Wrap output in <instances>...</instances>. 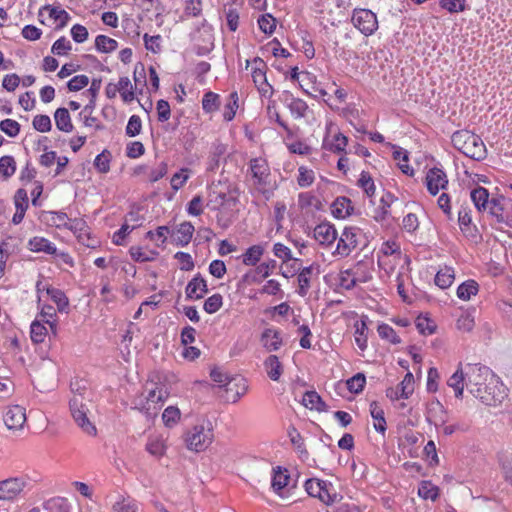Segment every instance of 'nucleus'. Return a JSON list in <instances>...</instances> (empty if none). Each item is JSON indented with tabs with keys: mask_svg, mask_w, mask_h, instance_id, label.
Listing matches in <instances>:
<instances>
[{
	"mask_svg": "<svg viewBox=\"0 0 512 512\" xmlns=\"http://www.w3.org/2000/svg\"><path fill=\"white\" fill-rule=\"evenodd\" d=\"M263 365L268 377L273 381H279L283 373V365L279 358L276 355H270L265 359Z\"/></svg>",
	"mask_w": 512,
	"mask_h": 512,
	"instance_id": "b1692460",
	"label": "nucleus"
},
{
	"mask_svg": "<svg viewBox=\"0 0 512 512\" xmlns=\"http://www.w3.org/2000/svg\"><path fill=\"white\" fill-rule=\"evenodd\" d=\"M334 128L335 125L332 122L327 123L326 136L323 140V148L334 153L344 152L348 139L340 132H335L333 137L330 139V134L333 132Z\"/></svg>",
	"mask_w": 512,
	"mask_h": 512,
	"instance_id": "9d476101",
	"label": "nucleus"
},
{
	"mask_svg": "<svg viewBox=\"0 0 512 512\" xmlns=\"http://www.w3.org/2000/svg\"><path fill=\"white\" fill-rule=\"evenodd\" d=\"M213 428L209 421L194 425L184 435L187 449L194 452L206 450L213 442Z\"/></svg>",
	"mask_w": 512,
	"mask_h": 512,
	"instance_id": "7ed1b4c3",
	"label": "nucleus"
},
{
	"mask_svg": "<svg viewBox=\"0 0 512 512\" xmlns=\"http://www.w3.org/2000/svg\"><path fill=\"white\" fill-rule=\"evenodd\" d=\"M95 46L98 51L110 53L117 49L118 43L115 39L105 35H98L95 39Z\"/></svg>",
	"mask_w": 512,
	"mask_h": 512,
	"instance_id": "a19ab883",
	"label": "nucleus"
},
{
	"mask_svg": "<svg viewBox=\"0 0 512 512\" xmlns=\"http://www.w3.org/2000/svg\"><path fill=\"white\" fill-rule=\"evenodd\" d=\"M357 245V229L354 227H346L339 237L334 254L341 257L348 256L357 247Z\"/></svg>",
	"mask_w": 512,
	"mask_h": 512,
	"instance_id": "1a4fd4ad",
	"label": "nucleus"
},
{
	"mask_svg": "<svg viewBox=\"0 0 512 512\" xmlns=\"http://www.w3.org/2000/svg\"><path fill=\"white\" fill-rule=\"evenodd\" d=\"M193 232L194 226L190 222L181 223L176 231V243L180 246L188 245L193 236Z\"/></svg>",
	"mask_w": 512,
	"mask_h": 512,
	"instance_id": "7c9ffc66",
	"label": "nucleus"
},
{
	"mask_svg": "<svg viewBox=\"0 0 512 512\" xmlns=\"http://www.w3.org/2000/svg\"><path fill=\"white\" fill-rule=\"evenodd\" d=\"M454 271L450 267L440 269L435 276V284L441 289H446L451 286L454 281Z\"/></svg>",
	"mask_w": 512,
	"mask_h": 512,
	"instance_id": "c9c22d12",
	"label": "nucleus"
},
{
	"mask_svg": "<svg viewBox=\"0 0 512 512\" xmlns=\"http://www.w3.org/2000/svg\"><path fill=\"white\" fill-rule=\"evenodd\" d=\"M370 414L374 420V429L377 432L384 434L386 431V420L384 418L383 409L376 402H372L370 404Z\"/></svg>",
	"mask_w": 512,
	"mask_h": 512,
	"instance_id": "c85d7f7f",
	"label": "nucleus"
},
{
	"mask_svg": "<svg viewBox=\"0 0 512 512\" xmlns=\"http://www.w3.org/2000/svg\"><path fill=\"white\" fill-rule=\"evenodd\" d=\"M314 238L321 245H330L336 240L337 231L332 224L324 222L314 228Z\"/></svg>",
	"mask_w": 512,
	"mask_h": 512,
	"instance_id": "a211bd4d",
	"label": "nucleus"
},
{
	"mask_svg": "<svg viewBox=\"0 0 512 512\" xmlns=\"http://www.w3.org/2000/svg\"><path fill=\"white\" fill-rule=\"evenodd\" d=\"M416 327L421 334L431 335L435 331V324L428 318L418 317L416 320Z\"/></svg>",
	"mask_w": 512,
	"mask_h": 512,
	"instance_id": "69168bd1",
	"label": "nucleus"
},
{
	"mask_svg": "<svg viewBox=\"0 0 512 512\" xmlns=\"http://www.w3.org/2000/svg\"><path fill=\"white\" fill-rule=\"evenodd\" d=\"M355 327V343L361 351H364L367 348V324L364 319L360 321H356L354 324Z\"/></svg>",
	"mask_w": 512,
	"mask_h": 512,
	"instance_id": "473e14b6",
	"label": "nucleus"
},
{
	"mask_svg": "<svg viewBox=\"0 0 512 512\" xmlns=\"http://www.w3.org/2000/svg\"><path fill=\"white\" fill-rule=\"evenodd\" d=\"M263 253L264 248L261 245H253L243 254V263L248 266H254L260 260Z\"/></svg>",
	"mask_w": 512,
	"mask_h": 512,
	"instance_id": "58836bf2",
	"label": "nucleus"
},
{
	"mask_svg": "<svg viewBox=\"0 0 512 512\" xmlns=\"http://www.w3.org/2000/svg\"><path fill=\"white\" fill-rule=\"evenodd\" d=\"M331 483L320 479H308L305 482V489L307 493L315 498H318L323 503L329 505L332 504L336 499V494H331L330 488Z\"/></svg>",
	"mask_w": 512,
	"mask_h": 512,
	"instance_id": "0eeeda50",
	"label": "nucleus"
},
{
	"mask_svg": "<svg viewBox=\"0 0 512 512\" xmlns=\"http://www.w3.org/2000/svg\"><path fill=\"white\" fill-rule=\"evenodd\" d=\"M250 171L256 184L265 185L269 176V166L263 158H254L250 161Z\"/></svg>",
	"mask_w": 512,
	"mask_h": 512,
	"instance_id": "f3484780",
	"label": "nucleus"
},
{
	"mask_svg": "<svg viewBox=\"0 0 512 512\" xmlns=\"http://www.w3.org/2000/svg\"><path fill=\"white\" fill-rule=\"evenodd\" d=\"M226 398L232 403L237 402L248 390L246 379L242 377H234L225 383Z\"/></svg>",
	"mask_w": 512,
	"mask_h": 512,
	"instance_id": "4468645a",
	"label": "nucleus"
},
{
	"mask_svg": "<svg viewBox=\"0 0 512 512\" xmlns=\"http://www.w3.org/2000/svg\"><path fill=\"white\" fill-rule=\"evenodd\" d=\"M390 199H391V195H387V198L382 197V199H381V206L379 208L375 209L374 214H373V218L377 222H383V221H385L388 218V216H389V207H390L389 200Z\"/></svg>",
	"mask_w": 512,
	"mask_h": 512,
	"instance_id": "864d4df0",
	"label": "nucleus"
},
{
	"mask_svg": "<svg viewBox=\"0 0 512 512\" xmlns=\"http://www.w3.org/2000/svg\"><path fill=\"white\" fill-rule=\"evenodd\" d=\"M33 127L39 132H49L52 128L51 120L47 115H37L33 119Z\"/></svg>",
	"mask_w": 512,
	"mask_h": 512,
	"instance_id": "680f3d73",
	"label": "nucleus"
},
{
	"mask_svg": "<svg viewBox=\"0 0 512 512\" xmlns=\"http://www.w3.org/2000/svg\"><path fill=\"white\" fill-rule=\"evenodd\" d=\"M425 184L430 194L436 195L448 185L447 175L442 169L432 168L426 173Z\"/></svg>",
	"mask_w": 512,
	"mask_h": 512,
	"instance_id": "9b49d317",
	"label": "nucleus"
},
{
	"mask_svg": "<svg viewBox=\"0 0 512 512\" xmlns=\"http://www.w3.org/2000/svg\"><path fill=\"white\" fill-rule=\"evenodd\" d=\"M449 415L446 408L439 402H431L428 407L427 420L436 428L444 426L448 421Z\"/></svg>",
	"mask_w": 512,
	"mask_h": 512,
	"instance_id": "2eb2a0df",
	"label": "nucleus"
},
{
	"mask_svg": "<svg viewBox=\"0 0 512 512\" xmlns=\"http://www.w3.org/2000/svg\"><path fill=\"white\" fill-rule=\"evenodd\" d=\"M113 512H139V504L130 497H120L112 506Z\"/></svg>",
	"mask_w": 512,
	"mask_h": 512,
	"instance_id": "72a5a7b5",
	"label": "nucleus"
},
{
	"mask_svg": "<svg viewBox=\"0 0 512 512\" xmlns=\"http://www.w3.org/2000/svg\"><path fill=\"white\" fill-rule=\"evenodd\" d=\"M467 380L466 373L464 374L461 369H457L456 372L448 379L447 384L454 390L455 397L462 398L464 386Z\"/></svg>",
	"mask_w": 512,
	"mask_h": 512,
	"instance_id": "a878e982",
	"label": "nucleus"
},
{
	"mask_svg": "<svg viewBox=\"0 0 512 512\" xmlns=\"http://www.w3.org/2000/svg\"><path fill=\"white\" fill-rule=\"evenodd\" d=\"M302 403L306 408L315 409L319 412L326 409V404L315 391H308L303 395Z\"/></svg>",
	"mask_w": 512,
	"mask_h": 512,
	"instance_id": "2f4dec72",
	"label": "nucleus"
},
{
	"mask_svg": "<svg viewBox=\"0 0 512 512\" xmlns=\"http://www.w3.org/2000/svg\"><path fill=\"white\" fill-rule=\"evenodd\" d=\"M28 247L33 252H44L49 255L56 253V247L44 237H33L28 242Z\"/></svg>",
	"mask_w": 512,
	"mask_h": 512,
	"instance_id": "393cba45",
	"label": "nucleus"
},
{
	"mask_svg": "<svg viewBox=\"0 0 512 512\" xmlns=\"http://www.w3.org/2000/svg\"><path fill=\"white\" fill-rule=\"evenodd\" d=\"M190 176L188 168H182L179 172L175 173L171 178V187L173 190L178 191L187 182Z\"/></svg>",
	"mask_w": 512,
	"mask_h": 512,
	"instance_id": "603ef678",
	"label": "nucleus"
},
{
	"mask_svg": "<svg viewBox=\"0 0 512 512\" xmlns=\"http://www.w3.org/2000/svg\"><path fill=\"white\" fill-rule=\"evenodd\" d=\"M142 129V121L138 115H132L129 118L128 124L126 126V134L129 137H135L140 134Z\"/></svg>",
	"mask_w": 512,
	"mask_h": 512,
	"instance_id": "bf43d9fd",
	"label": "nucleus"
},
{
	"mask_svg": "<svg viewBox=\"0 0 512 512\" xmlns=\"http://www.w3.org/2000/svg\"><path fill=\"white\" fill-rule=\"evenodd\" d=\"M332 214L338 219H344L353 211L352 202L347 197H338L331 205Z\"/></svg>",
	"mask_w": 512,
	"mask_h": 512,
	"instance_id": "5701e85b",
	"label": "nucleus"
},
{
	"mask_svg": "<svg viewBox=\"0 0 512 512\" xmlns=\"http://www.w3.org/2000/svg\"><path fill=\"white\" fill-rule=\"evenodd\" d=\"M110 157L109 151L104 150L102 153L96 156L94 160V166L100 173H107L110 169Z\"/></svg>",
	"mask_w": 512,
	"mask_h": 512,
	"instance_id": "5fc2aeb1",
	"label": "nucleus"
},
{
	"mask_svg": "<svg viewBox=\"0 0 512 512\" xmlns=\"http://www.w3.org/2000/svg\"><path fill=\"white\" fill-rule=\"evenodd\" d=\"M147 395L145 396L147 406L143 405V409L150 410V404L162 403L168 397V392L163 386H158L154 382H148L145 386Z\"/></svg>",
	"mask_w": 512,
	"mask_h": 512,
	"instance_id": "dca6fc26",
	"label": "nucleus"
},
{
	"mask_svg": "<svg viewBox=\"0 0 512 512\" xmlns=\"http://www.w3.org/2000/svg\"><path fill=\"white\" fill-rule=\"evenodd\" d=\"M507 397L506 387L497 375H493L483 386L480 399L484 404L496 406Z\"/></svg>",
	"mask_w": 512,
	"mask_h": 512,
	"instance_id": "39448f33",
	"label": "nucleus"
},
{
	"mask_svg": "<svg viewBox=\"0 0 512 512\" xmlns=\"http://www.w3.org/2000/svg\"><path fill=\"white\" fill-rule=\"evenodd\" d=\"M359 186L364 190L368 197H372L375 193V185L368 173L362 172L358 180Z\"/></svg>",
	"mask_w": 512,
	"mask_h": 512,
	"instance_id": "052dcab7",
	"label": "nucleus"
},
{
	"mask_svg": "<svg viewBox=\"0 0 512 512\" xmlns=\"http://www.w3.org/2000/svg\"><path fill=\"white\" fill-rule=\"evenodd\" d=\"M119 93L124 102L129 103L134 100L133 85L128 77H121L117 83Z\"/></svg>",
	"mask_w": 512,
	"mask_h": 512,
	"instance_id": "e433bc0d",
	"label": "nucleus"
},
{
	"mask_svg": "<svg viewBox=\"0 0 512 512\" xmlns=\"http://www.w3.org/2000/svg\"><path fill=\"white\" fill-rule=\"evenodd\" d=\"M16 171V162L12 156H3L0 158V178L7 180Z\"/></svg>",
	"mask_w": 512,
	"mask_h": 512,
	"instance_id": "ea45409f",
	"label": "nucleus"
},
{
	"mask_svg": "<svg viewBox=\"0 0 512 512\" xmlns=\"http://www.w3.org/2000/svg\"><path fill=\"white\" fill-rule=\"evenodd\" d=\"M352 22L365 36L372 35L378 28L376 14L368 9H355L352 15Z\"/></svg>",
	"mask_w": 512,
	"mask_h": 512,
	"instance_id": "423d86ee",
	"label": "nucleus"
},
{
	"mask_svg": "<svg viewBox=\"0 0 512 512\" xmlns=\"http://www.w3.org/2000/svg\"><path fill=\"white\" fill-rule=\"evenodd\" d=\"M320 273L319 265L312 264L308 267H304L298 274L299 291L301 296H305L310 288V280L313 275Z\"/></svg>",
	"mask_w": 512,
	"mask_h": 512,
	"instance_id": "aec40b11",
	"label": "nucleus"
},
{
	"mask_svg": "<svg viewBox=\"0 0 512 512\" xmlns=\"http://www.w3.org/2000/svg\"><path fill=\"white\" fill-rule=\"evenodd\" d=\"M453 146L465 156L482 160L486 157V147L482 139L469 130H459L451 137Z\"/></svg>",
	"mask_w": 512,
	"mask_h": 512,
	"instance_id": "f03ea898",
	"label": "nucleus"
},
{
	"mask_svg": "<svg viewBox=\"0 0 512 512\" xmlns=\"http://www.w3.org/2000/svg\"><path fill=\"white\" fill-rule=\"evenodd\" d=\"M27 481L23 477L8 478L0 481V500L13 501L24 490Z\"/></svg>",
	"mask_w": 512,
	"mask_h": 512,
	"instance_id": "6e6552de",
	"label": "nucleus"
},
{
	"mask_svg": "<svg viewBox=\"0 0 512 512\" xmlns=\"http://www.w3.org/2000/svg\"><path fill=\"white\" fill-rule=\"evenodd\" d=\"M440 6L450 13L462 12L465 10V0H441Z\"/></svg>",
	"mask_w": 512,
	"mask_h": 512,
	"instance_id": "e2e57ef3",
	"label": "nucleus"
},
{
	"mask_svg": "<svg viewBox=\"0 0 512 512\" xmlns=\"http://www.w3.org/2000/svg\"><path fill=\"white\" fill-rule=\"evenodd\" d=\"M71 50V43L65 37H60L52 45L51 51L56 55H64Z\"/></svg>",
	"mask_w": 512,
	"mask_h": 512,
	"instance_id": "338daca9",
	"label": "nucleus"
},
{
	"mask_svg": "<svg viewBox=\"0 0 512 512\" xmlns=\"http://www.w3.org/2000/svg\"><path fill=\"white\" fill-rule=\"evenodd\" d=\"M378 334L379 336L384 339V340H387L389 341L390 343L392 344H398L401 342L399 336L396 334L395 330L388 324H380L378 326Z\"/></svg>",
	"mask_w": 512,
	"mask_h": 512,
	"instance_id": "09e8293b",
	"label": "nucleus"
},
{
	"mask_svg": "<svg viewBox=\"0 0 512 512\" xmlns=\"http://www.w3.org/2000/svg\"><path fill=\"white\" fill-rule=\"evenodd\" d=\"M222 300L223 298L220 294H213L205 300L203 308L207 313L213 314L221 308Z\"/></svg>",
	"mask_w": 512,
	"mask_h": 512,
	"instance_id": "13d9d810",
	"label": "nucleus"
},
{
	"mask_svg": "<svg viewBox=\"0 0 512 512\" xmlns=\"http://www.w3.org/2000/svg\"><path fill=\"white\" fill-rule=\"evenodd\" d=\"M44 10L48 11L49 16L55 21H59V26L64 27L70 19L69 14L59 6L47 5Z\"/></svg>",
	"mask_w": 512,
	"mask_h": 512,
	"instance_id": "37998d69",
	"label": "nucleus"
},
{
	"mask_svg": "<svg viewBox=\"0 0 512 512\" xmlns=\"http://www.w3.org/2000/svg\"><path fill=\"white\" fill-rule=\"evenodd\" d=\"M479 289L478 283L474 280H467L463 282L457 289V296L461 300L467 301L477 294Z\"/></svg>",
	"mask_w": 512,
	"mask_h": 512,
	"instance_id": "f704fd0d",
	"label": "nucleus"
},
{
	"mask_svg": "<svg viewBox=\"0 0 512 512\" xmlns=\"http://www.w3.org/2000/svg\"><path fill=\"white\" fill-rule=\"evenodd\" d=\"M258 25L264 33L272 34L276 27V19L270 14H265L258 19Z\"/></svg>",
	"mask_w": 512,
	"mask_h": 512,
	"instance_id": "4d7b16f0",
	"label": "nucleus"
},
{
	"mask_svg": "<svg viewBox=\"0 0 512 512\" xmlns=\"http://www.w3.org/2000/svg\"><path fill=\"white\" fill-rule=\"evenodd\" d=\"M494 375V372L487 366L481 364H469L466 371V387L476 398H479L486 382Z\"/></svg>",
	"mask_w": 512,
	"mask_h": 512,
	"instance_id": "20e7f679",
	"label": "nucleus"
},
{
	"mask_svg": "<svg viewBox=\"0 0 512 512\" xmlns=\"http://www.w3.org/2000/svg\"><path fill=\"white\" fill-rule=\"evenodd\" d=\"M0 129L9 137H16L20 132V124L13 119H5L0 122Z\"/></svg>",
	"mask_w": 512,
	"mask_h": 512,
	"instance_id": "6e6d98bb",
	"label": "nucleus"
},
{
	"mask_svg": "<svg viewBox=\"0 0 512 512\" xmlns=\"http://www.w3.org/2000/svg\"><path fill=\"white\" fill-rule=\"evenodd\" d=\"M290 476L288 475V471L286 469H282L281 467L273 468V476L271 480V487L276 493H280V491L288 485Z\"/></svg>",
	"mask_w": 512,
	"mask_h": 512,
	"instance_id": "cd10ccee",
	"label": "nucleus"
},
{
	"mask_svg": "<svg viewBox=\"0 0 512 512\" xmlns=\"http://www.w3.org/2000/svg\"><path fill=\"white\" fill-rule=\"evenodd\" d=\"M365 383H366L365 375L363 373H357L356 375H354L353 377H351L350 379L347 380L346 385H347V389L351 393L358 394V393L362 392V390L365 386Z\"/></svg>",
	"mask_w": 512,
	"mask_h": 512,
	"instance_id": "49530a36",
	"label": "nucleus"
},
{
	"mask_svg": "<svg viewBox=\"0 0 512 512\" xmlns=\"http://www.w3.org/2000/svg\"><path fill=\"white\" fill-rule=\"evenodd\" d=\"M219 95L213 92H207L202 99L203 110L207 113L216 111L219 108Z\"/></svg>",
	"mask_w": 512,
	"mask_h": 512,
	"instance_id": "de8ad7c7",
	"label": "nucleus"
},
{
	"mask_svg": "<svg viewBox=\"0 0 512 512\" xmlns=\"http://www.w3.org/2000/svg\"><path fill=\"white\" fill-rule=\"evenodd\" d=\"M181 412L179 408L175 406H169L167 407L163 414H162V420L167 427H173L175 426L178 421L180 420Z\"/></svg>",
	"mask_w": 512,
	"mask_h": 512,
	"instance_id": "c03bdc74",
	"label": "nucleus"
},
{
	"mask_svg": "<svg viewBox=\"0 0 512 512\" xmlns=\"http://www.w3.org/2000/svg\"><path fill=\"white\" fill-rule=\"evenodd\" d=\"M146 451L156 457L160 458L166 453L167 445L166 438L162 435H150L145 445Z\"/></svg>",
	"mask_w": 512,
	"mask_h": 512,
	"instance_id": "4be33fe9",
	"label": "nucleus"
},
{
	"mask_svg": "<svg viewBox=\"0 0 512 512\" xmlns=\"http://www.w3.org/2000/svg\"><path fill=\"white\" fill-rule=\"evenodd\" d=\"M409 263L408 256H393L387 257V256H379L378 258V264L379 266L386 272L387 275H392L397 268H399V271L404 273L405 270H407V266Z\"/></svg>",
	"mask_w": 512,
	"mask_h": 512,
	"instance_id": "ddd939ff",
	"label": "nucleus"
},
{
	"mask_svg": "<svg viewBox=\"0 0 512 512\" xmlns=\"http://www.w3.org/2000/svg\"><path fill=\"white\" fill-rule=\"evenodd\" d=\"M470 197L475 207L481 211L485 210L490 204L489 193L483 187H477L470 192Z\"/></svg>",
	"mask_w": 512,
	"mask_h": 512,
	"instance_id": "c756f323",
	"label": "nucleus"
},
{
	"mask_svg": "<svg viewBox=\"0 0 512 512\" xmlns=\"http://www.w3.org/2000/svg\"><path fill=\"white\" fill-rule=\"evenodd\" d=\"M70 389L73 396L70 399L69 406L74 421L84 433L90 436H95L97 429L88 418L89 409L85 403L86 400H91V392L88 388L87 381L83 379H74L70 383Z\"/></svg>",
	"mask_w": 512,
	"mask_h": 512,
	"instance_id": "f257e3e1",
	"label": "nucleus"
},
{
	"mask_svg": "<svg viewBox=\"0 0 512 512\" xmlns=\"http://www.w3.org/2000/svg\"><path fill=\"white\" fill-rule=\"evenodd\" d=\"M47 294L51 297L52 301L57 305L60 312L66 311L69 301L64 292L55 288H47Z\"/></svg>",
	"mask_w": 512,
	"mask_h": 512,
	"instance_id": "79ce46f5",
	"label": "nucleus"
},
{
	"mask_svg": "<svg viewBox=\"0 0 512 512\" xmlns=\"http://www.w3.org/2000/svg\"><path fill=\"white\" fill-rule=\"evenodd\" d=\"M400 389L401 398L407 399L410 395H412L414 391V377L411 372H408L402 382L398 385Z\"/></svg>",
	"mask_w": 512,
	"mask_h": 512,
	"instance_id": "8fccbe9b",
	"label": "nucleus"
},
{
	"mask_svg": "<svg viewBox=\"0 0 512 512\" xmlns=\"http://www.w3.org/2000/svg\"><path fill=\"white\" fill-rule=\"evenodd\" d=\"M55 124L60 131L69 133L73 130V124L69 111L66 108H58L54 114Z\"/></svg>",
	"mask_w": 512,
	"mask_h": 512,
	"instance_id": "bb28decb",
	"label": "nucleus"
},
{
	"mask_svg": "<svg viewBox=\"0 0 512 512\" xmlns=\"http://www.w3.org/2000/svg\"><path fill=\"white\" fill-rule=\"evenodd\" d=\"M188 214L192 216H199L203 213V199L200 195L194 196L188 203Z\"/></svg>",
	"mask_w": 512,
	"mask_h": 512,
	"instance_id": "774afa93",
	"label": "nucleus"
},
{
	"mask_svg": "<svg viewBox=\"0 0 512 512\" xmlns=\"http://www.w3.org/2000/svg\"><path fill=\"white\" fill-rule=\"evenodd\" d=\"M298 173L297 183L300 187L305 188L312 185L315 179V173L312 169L300 166Z\"/></svg>",
	"mask_w": 512,
	"mask_h": 512,
	"instance_id": "a18cd8bd",
	"label": "nucleus"
},
{
	"mask_svg": "<svg viewBox=\"0 0 512 512\" xmlns=\"http://www.w3.org/2000/svg\"><path fill=\"white\" fill-rule=\"evenodd\" d=\"M31 340L38 344L42 343L47 334V328L40 321H33L31 324Z\"/></svg>",
	"mask_w": 512,
	"mask_h": 512,
	"instance_id": "3c124183",
	"label": "nucleus"
},
{
	"mask_svg": "<svg viewBox=\"0 0 512 512\" xmlns=\"http://www.w3.org/2000/svg\"><path fill=\"white\" fill-rule=\"evenodd\" d=\"M89 84V78L86 75H77L70 79L67 87L70 91H79Z\"/></svg>",
	"mask_w": 512,
	"mask_h": 512,
	"instance_id": "0e129e2a",
	"label": "nucleus"
},
{
	"mask_svg": "<svg viewBox=\"0 0 512 512\" xmlns=\"http://www.w3.org/2000/svg\"><path fill=\"white\" fill-rule=\"evenodd\" d=\"M3 419L9 430H20L26 422L25 408L19 405L10 406L5 411Z\"/></svg>",
	"mask_w": 512,
	"mask_h": 512,
	"instance_id": "f8f14e48",
	"label": "nucleus"
},
{
	"mask_svg": "<svg viewBox=\"0 0 512 512\" xmlns=\"http://www.w3.org/2000/svg\"><path fill=\"white\" fill-rule=\"evenodd\" d=\"M418 495L425 500L435 501L439 496V488L430 481H422L418 488Z\"/></svg>",
	"mask_w": 512,
	"mask_h": 512,
	"instance_id": "4c0bfd02",
	"label": "nucleus"
},
{
	"mask_svg": "<svg viewBox=\"0 0 512 512\" xmlns=\"http://www.w3.org/2000/svg\"><path fill=\"white\" fill-rule=\"evenodd\" d=\"M261 343L267 351H276L282 346L281 333L276 329L267 328L262 333Z\"/></svg>",
	"mask_w": 512,
	"mask_h": 512,
	"instance_id": "412c9836",
	"label": "nucleus"
},
{
	"mask_svg": "<svg viewBox=\"0 0 512 512\" xmlns=\"http://www.w3.org/2000/svg\"><path fill=\"white\" fill-rule=\"evenodd\" d=\"M207 292L206 280L200 274H197L186 287V296L189 299H201Z\"/></svg>",
	"mask_w": 512,
	"mask_h": 512,
	"instance_id": "6ab92c4d",
	"label": "nucleus"
}]
</instances>
